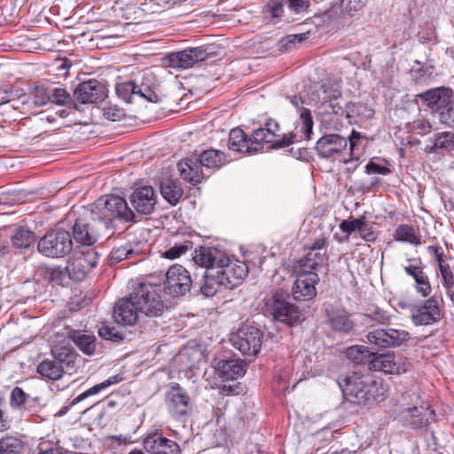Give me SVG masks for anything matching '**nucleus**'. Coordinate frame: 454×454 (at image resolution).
Returning <instances> with one entry per match:
<instances>
[{
  "label": "nucleus",
  "instance_id": "obj_1",
  "mask_svg": "<svg viewBox=\"0 0 454 454\" xmlns=\"http://www.w3.org/2000/svg\"><path fill=\"white\" fill-rule=\"evenodd\" d=\"M279 131V124L274 120H269L265 127L254 130L252 137H248L241 129L235 128L230 131L228 147L233 152L254 154L262 150L264 144H271L272 149H280L297 140V134L280 136Z\"/></svg>",
  "mask_w": 454,
  "mask_h": 454
},
{
  "label": "nucleus",
  "instance_id": "obj_2",
  "mask_svg": "<svg viewBox=\"0 0 454 454\" xmlns=\"http://www.w3.org/2000/svg\"><path fill=\"white\" fill-rule=\"evenodd\" d=\"M93 221L103 223L107 227L114 219L132 221L135 214L129 207L127 201L118 195H105L98 199L90 209Z\"/></svg>",
  "mask_w": 454,
  "mask_h": 454
},
{
  "label": "nucleus",
  "instance_id": "obj_3",
  "mask_svg": "<svg viewBox=\"0 0 454 454\" xmlns=\"http://www.w3.org/2000/svg\"><path fill=\"white\" fill-rule=\"evenodd\" d=\"M288 298L287 292L277 290L265 299V309L275 320L292 326L302 321V315L296 306L288 301Z\"/></svg>",
  "mask_w": 454,
  "mask_h": 454
},
{
  "label": "nucleus",
  "instance_id": "obj_4",
  "mask_svg": "<svg viewBox=\"0 0 454 454\" xmlns=\"http://www.w3.org/2000/svg\"><path fill=\"white\" fill-rule=\"evenodd\" d=\"M161 288L152 283H140L131 293L134 302L141 314L159 317L163 313L164 304L160 295Z\"/></svg>",
  "mask_w": 454,
  "mask_h": 454
},
{
  "label": "nucleus",
  "instance_id": "obj_5",
  "mask_svg": "<svg viewBox=\"0 0 454 454\" xmlns=\"http://www.w3.org/2000/svg\"><path fill=\"white\" fill-rule=\"evenodd\" d=\"M73 249V240L69 231L57 229L47 232L37 243V250L44 256L61 258Z\"/></svg>",
  "mask_w": 454,
  "mask_h": 454
},
{
  "label": "nucleus",
  "instance_id": "obj_6",
  "mask_svg": "<svg viewBox=\"0 0 454 454\" xmlns=\"http://www.w3.org/2000/svg\"><path fill=\"white\" fill-rule=\"evenodd\" d=\"M215 273L223 281L224 289H232L239 285L248 273L247 266L239 260H231L225 256H220L216 266L213 267Z\"/></svg>",
  "mask_w": 454,
  "mask_h": 454
},
{
  "label": "nucleus",
  "instance_id": "obj_7",
  "mask_svg": "<svg viewBox=\"0 0 454 454\" xmlns=\"http://www.w3.org/2000/svg\"><path fill=\"white\" fill-rule=\"evenodd\" d=\"M371 375H360L356 372L347 376L340 387L342 389L345 399L354 404L366 405L368 404V396L371 394L368 390Z\"/></svg>",
  "mask_w": 454,
  "mask_h": 454
},
{
  "label": "nucleus",
  "instance_id": "obj_8",
  "mask_svg": "<svg viewBox=\"0 0 454 454\" xmlns=\"http://www.w3.org/2000/svg\"><path fill=\"white\" fill-rule=\"evenodd\" d=\"M263 334L254 326H243L230 336L231 345L243 355L256 356L262 348Z\"/></svg>",
  "mask_w": 454,
  "mask_h": 454
},
{
  "label": "nucleus",
  "instance_id": "obj_9",
  "mask_svg": "<svg viewBox=\"0 0 454 454\" xmlns=\"http://www.w3.org/2000/svg\"><path fill=\"white\" fill-rule=\"evenodd\" d=\"M145 80H149V75L146 74L143 75L141 81L119 83L116 86V94L127 103H133L137 98L152 103L158 102V95L153 90L152 86L145 82Z\"/></svg>",
  "mask_w": 454,
  "mask_h": 454
},
{
  "label": "nucleus",
  "instance_id": "obj_10",
  "mask_svg": "<svg viewBox=\"0 0 454 454\" xmlns=\"http://www.w3.org/2000/svg\"><path fill=\"white\" fill-rule=\"evenodd\" d=\"M98 254L93 247H82L68 260L67 270L70 278L75 281L84 278L97 265Z\"/></svg>",
  "mask_w": 454,
  "mask_h": 454
},
{
  "label": "nucleus",
  "instance_id": "obj_11",
  "mask_svg": "<svg viewBox=\"0 0 454 454\" xmlns=\"http://www.w3.org/2000/svg\"><path fill=\"white\" fill-rule=\"evenodd\" d=\"M166 405L173 419L180 422H185L192 411V403L190 395L175 383L166 395Z\"/></svg>",
  "mask_w": 454,
  "mask_h": 454
},
{
  "label": "nucleus",
  "instance_id": "obj_12",
  "mask_svg": "<svg viewBox=\"0 0 454 454\" xmlns=\"http://www.w3.org/2000/svg\"><path fill=\"white\" fill-rule=\"evenodd\" d=\"M410 333L403 329L379 328L370 331L366 340L370 344L381 348H397L410 340Z\"/></svg>",
  "mask_w": 454,
  "mask_h": 454
},
{
  "label": "nucleus",
  "instance_id": "obj_13",
  "mask_svg": "<svg viewBox=\"0 0 454 454\" xmlns=\"http://www.w3.org/2000/svg\"><path fill=\"white\" fill-rule=\"evenodd\" d=\"M192 284L189 271L182 265L176 264L166 273L164 290L172 296H183L190 291Z\"/></svg>",
  "mask_w": 454,
  "mask_h": 454
},
{
  "label": "nucleus",
  "instance_id": "obj_14",
  "mask_svg": "<svg viewBox=\"0 0 454 454\" xmlns=\"http://www.w3.org/2000/svg\"><path fill=\"white\" fill-rule=\"evenodd\" d=\"M443 312L435 298H429L411 309V317L415 325H428L440 321Z\"/></svg>",
  "mask_w": 454,
  "mask_h": 454
},
{
  "label": "nucleus",
  "instance_id": "obj_15",
  "mask_svg": "<svg viewBox=\"0 0 454 454\" xmlns=\"http://www.w3.org/2000/svg\"><path fill=\"white\" fill-rule=\"evenodd\" d=\"M319 281L318 275L313 270H302L296 275L292 294L297 301H310L317 295L316 285Z\"/></svg>",
  "mask_w": 454,
  "mask_h": 454
},
{
  "label": "nucleus",
  "instance_id": "obj_16",
  "mask_svg": "<svg viewBox=\"0 0 454 454\" xmlns=\"http://www.w3.org/2000/svg\"><path fill=\"white\" fill-rule=\"evenodd\" d=\"M209 54L204 47H195L171 52L168 55L167 59L170 67L186 69L206 60Z\"/></svg>",
  "mask_w": 454,
  "mask_h": 454
},
{
  "label": "nucleus",
  "instance_id": "obj_17",
  "mask_svg": "<svg viewBox=\"0 0 454 454\" xmlns=\"http://www.w3.org/2000/svg\"><path fill=\"white\" fill-rule=\"evenodd\" d=\"M134 209L143 215H150L154 211L157 196L152 186L145 185L136 188L129 197Z\"/></svg>",
  "mask_w": 454,
  "mask_h": 454
},
{
  "label": "nucleus",
  "instance_id": "obj_18",
  "mask_svg": "<svg viewBox=\"0 0 454 454\" xmlns=\"http://www.w3.org/2000/svg\"><path fill=\"white\" fill-rule=\"evenodd\" d=\"M139 314L141 313L136 306L131 294L129 297L119 300L113 311L114 321L122 325H135L138 320Z\"/></svg>",
  "mask_w": 454,
  "mask_h": 454
},
{
  "label": "nucleus",
  "instance_id": "obj_19",
  "mask_svg": "<svg viewBox=\"0 0 454 454\" xmlns=\"http://www.w3.org/2000/svg\"><path fill=\"white\" fill-rule=\"evenodd\" d=\"M74 96L81 104H94L106 98V88L98 81L90 80L80 83Z\"/></svg>",
  "mask_w": 454,
  "mask_h": 454
},
{
  "label": "nucleus",
  "instance_id": "obj_20",
  "mask_svg": "<svg viewBox=\"0 0 454 454\" xmlns=\"http://www.w3.org/2000/svg\"><path fill=\"white\" fill-rule=\"evenodd\" d=\"M291 104L299 114V122L297 123L296 129L300 127V132H294V134H297V140L294 143L302 139H310L314 124L310 110L303 106L304 102L302 98L297 96H294L291 98ZM290 133H294V131Z\"/></svg>",
  "mask_w": 454,
  "mask_h": 454
},
{
  "label": "nucleus",
  "instance_id": "obj_21",
  "mask_svg": "<svg viewBox=\"0 0 454 454\" xmlns=\"http://www.w3.org/2000/svg\"><path fill=\"white\" fill-rule=\"evenodd\" d=\"M411 407L403 410L402 415L412 427L422 428L434 420V411L424 402H419Z\"/></svg>",
  "mask_w": 454,
  "mask_h": 454
},
{
  "label": "nucleus",
  "instance_id": "obj_22",
  "mask_svg": "<svg viewBox=\"0 0 454 454\" xmlns=\"http://www.w3.org/2000/svg\"><path fill=\"white\" fill-rule=\"evenodd\" d=\"M54 356L56 355L54 354ZM70 363H73V355L71 353L66 355L65 360H60L57 356L53 360L45 359L38 365L37 372L45 379L58 380L63 376L65 366H68Z\"/></svg>",
  "mask_w": 454,
  "mask_h": 454
},
{
  "label": "nucleus",
  "instance_id": "obj_23",
  "mask_svg": "<svg viewBox=\"0 0 454 454\" xmlns=\"http://www.w3.org/2000/svg\"><path fill=\"white\" fill-rule=\"evenodd\" d=\"M348 145V140L337 134L323 136L316 145V150L322 158H329L341 153Z\"/></svg>",
  "mask_w": 454,
  "mask_h": 454
},
{
  "label": "nucleus",
  "instance_id": "obj_24",
  "mask_svg": "<svg viewBox=\"0 0 454 454\" xmlns=\"http://www.w3.org/2000/svg\"><path fill=\"white\" fill-rule=\"evenodd\" d=\"M341 94L340 84L336 82L327 80L324 82L319 88L311 91L309 99L318 107L327 101L330 102L333 99H340Z\"/></svg>",
  "mask_w": 454,
  "mask_h": 454
},
{
  "label": "nucleus",
  "instance_id": "obj_25",
  "mask_svg": "<svg viewBox=\"0 0 454 454\" xmlns=\"http://www.w3.org/2000/svg\"><path fill=\"white\" fill-rule=\"evenodd\" d=\"M419 97L432 109H443L452 97V90L447 87H438L423 93Z\"/></svg>",
  "mask_w": 454,
  "mask_h": 454
},
{
  "label": "nucleus",
  "instance_id": "obj_26",
  "mask_svg": "<svg viewBox=\"0 0 454 454\" xmlns=\"http://www.w3.org/2000/svg\"><path fill=\"white\" fill-rule=\"evenodd\" d=\"M202 168L197 158L184 159L178 163L181 177L192 184L200 183L205 177Z\"/></svg>",
  "mask_w": 454,
  "mask_h": 454
},
{
  "label": "nucleus",
  "instance_id": "obj_27",
  "mask_svg": "<svg viewBox=\"0 0 454 454\" xmlns=\"http://www.w3.org/2000/svg\"><path fill=\"white\" fill-rule=\"evenodd\" d=\"M427 145L426 152L432 153H444L454 151V132L442 131L435 133Z\"/></svg>",
  "mask_w": 454,
  "mask_h": 454
},
{
  "label": "nucleus",
  "instance_id": "obj_28",
  "mask_svg": "<svg viewBox=\"0 0 454 454\" xmlns=\"http://www.w3.org/2000/svg\"><path fill=\"white\" fill-rule=\"evenodd\" d=\"M327 321L333 330L348 333L355 326L348 313L342 309H332L326 310Z\"/></svg>",
  "mask_w": 454,
  "mask_h": 454
},
{
  "label": "nucleus",
  "instance_id": "obj_29",
  "mask_svg": "<svg viewBox=\"0 0 454 454\" xmlns=\"http://www.w3.org/2000/svg\"><path fill=\"white\" fill-rule=\"evenodd\" d=\"M73 237L82 247H91L98 239L97 233L82 219H76L73 226Z\"/></svg>",
  "mask_w": 454,
  "mask_h": 454
},
{
  "label": "nucleus",
  "instance_id": "obj_30",
  "mask_svg": "<svg viewBox=\"0 0 454 454\" xmlns=\"http://www.w3.org/2000/svg\"><path fill=\"white\" fill-rule=\"evenodd\" d=\"M365 2L366 0H334L329 10L330 16L335 18L353 16L364 6Z\"/></svg>",
  "mask_w": 454,
  "mask_h": 454
},
{
  "label": "nucleus",
  "instance_id": "obj_31",
  "mask_svg": "<svg viewBox=\"0 0 454 454\" xmlns=\"http://www.w3.org/2000/svg\"><path fill=\"white\" fill-rule=\"evenodd\" d=\"M404 271L407 275L413 278L418 294L423 297H427L431 294L432 287L428 277L423 271L422 268L415 265H408L404 267Z\"/></svg>",
  "mask_w": 454,
  "mask_h": 454
},
{
  "label": "nucleus",
  "instance_id": "obj_32",
  "mask_svg": "<svg viewBox=\"0 0 454 454\" xmlns=\"http://www.w3.org/2000/svg\"><path fill=\"white\" fill-rule=\"evenodd\" d=\"M217 369L223 378L231 380L242 377L246 372L243 361L239 359L222 360Z\"/></svg>",
  "mask_w": 454,
  "mask_h": 454
},
{
  "label": "nucleus",
  "instance_id": "obj_33",
  "mask_svg": "<svg viewBox=\"0 0 454 454\" xmlns=\"http://www.w3.org/2000/svg\"><path fill=\"white\" fill-rule=\"evenodd\" d=\"M370 364L375 371H382L389 374H399L405 371L401 370V367L395 363L394 355L390 353L374 356Z\"/></svg>",
  "mask_w": 454,
  "mask_h": 454
},
{
  "label": "nucleus",
  "instance_id": "obj_34",
  "mask_svg": "<svg viewBox=\"0 0 454 454\" xmlns=\"http://www.w3.org/2000/svg\"><path fill=\"white\" fill-rule=\"evenodd\" d=\"M68 337L86 355H92L96 349V337L82 331L70 330Z\"/></svg>",
  "mask_w": 454,
  "mask_h": 454
},
{
  "label": "nucleus",
  "instance_id": "obj_35",
  "mask_svg": "<svg viewBox=\"0 0 454 454\" xmlns=\"http://www.w3.org/2000/svg\"><path fill=\"white\" fill-rule=\"evenodd\" d=\"M122 380H123V377L121 374L113 375V376L109 377L107 380L102 381L99 384H97V385L91 387L90 388L87 389L86 391H84L82 394H80L79 395H77L75 398L73 399V401L71 402L70 404L74 405V404L82 402V400L86 399L87 397L94 395H98L102 390L107 388L110 386L118 384Z\"/></svg>",
  "mask_w": 454,
  "mask_h": 454
},
{
  "label": "nucleus",
  "instance_id": "obj_36",
  "mask_svg": "<svg viewBox=\"0 0 454 454\" xmlns=\"http://www.w3.org/2000/svg\"><path fill=\"white\" fill-rule=\"evenodd\" d=\"M205 281L200 287L203 295L207 297L214 296L216 293L223 288V284L219 276L215 273V270L209 268L208 271H205Z\"/></svg>",
  "mask_w": 454,
  "mask_h": 454
},
{
  "label": "nucleus",
  "instance_id": "obj_37",
  "mask_svg": "<svg viewBox=\"0 0 454 454\" xmlns=\"http://www.w3.org/2000/svg\"><path fill=\"white\" fill-rule=\"evenodd\" d=\"M200 165L206 168H220L226 162L224 153L219 150H206L198 158Z\"/></svg>",
  "mask_w": 454,
  "mask_h": 454
},
{
  "label": "nucleus",
  "instance_id": "obj_38",
  "mask_svg": "<svg viewBox=\"0 0 454 454\" xmlns=\"http://www.w3.org/2000/svg\"><path fill=\"white\" fill-rule=\"evenodd\" d=\"M394 238L396 241L409 243L413 246L421 244V236L419 233L412 226L408 224L399 225L395 231Z\"/></svg>",
  "mask_w": 454,
  "mask_h": 454
},
{
  "label": "nucleus",
  "instance_id": "obj_39",
  "mask_svg": "<svg viewBox=\"0 0 454 454\" xmlns=\"http://www.w3.org/2000/svg\"><path fill=\"white\" fill-rule=\"evenodd\" d=\"M160 193L168 202L176 205L183 195V190L175 181L168 179L161 182Z\"/></svg>",
  "mask_w": 454,
  "mask_h": 454
},
{
  "label": "nucleus",
  "instance_id": "obj_40",
  "mask_svg": "<svg viewBox=\"0 0 454 454\" xmlns=\"http://www.w3.org/2000/svg\"><path fill=\"white\" fill-rule=\"evenodd\" d=\"M215 251L209 247H200L196 249L193 255V260L196 264L206 268L208 271L209 268L216 266L218 258L215 255Z\"/></svg>",
  "mask_w": 454,
  "mask_h": 454
},
{
  "label": "nucleus",
  "instance_id": "obj_41",
  "mask_svg": "<svg viewBox=\"0 0 454 454\" xmlns=\"http://www.w3.org/2000/svg\"><path fill=\"white\" fill-rule=\"evenodd\" d=\"M35 240V234L29 229L23 226L17 227L12 237L13 246L18 248L29 247Z\"/></svg>",
  "mask_w": 454,
  "mask_h": 454
},
{
  "label": "nucleus",
  "instance_id": "obj_42",
  "mask_svg": "<svg viewBox=\"0 0 454 454\" xmlns=\"http://www.w3.org/2000/svg\"><path fill=\"white\" fill-rule=\"evenodd\" d=\"M368 390H370L368 396V404L372 402H381L387 391V386L381 379H373L371 375L370 384H368Z\"/></svg>",
  "mask_w": 454,
  "mask_h": 454
},
{
  "label": "nucleus",
  "instance_id": "obj_43",
  "mask_svg": "<svg viewBox=\"0 0 454 454\" xmlns=\"http://www.w3.org/2000/svg\"><path fill=\"white\" fill-rule=\"evenodd\" d=\"M325 260L326 257L325 254L313 249H308L307 254L299 261V263L301 267L308 268L309 270L314 271V270L320 264H323Z\"/></svg>",
  "mask_w": 454,
  "mask_h": 454
},
{
  "label": "nucleus",
  "instance_id": "obj_44",
  "mask_svg": "<svg viewBox=\"0 0 454 454\" xmlns=\"http://www.w3.org/2000/svg\"><path fill=\"white\" fill-rule=\"evenodd\" d=\"M165 437L162 434L155 432L148 434L143 442L144 449L149 454H158L159 450L161 447V443L164 442Z\"/></svg>",
  "mask_w": 454,
  "mask_h": 454
},
{
  "label": "nucleus",
  "instance_id": "obj_45",
  "mask_svg": "<svg viewBox=\"0 0 454 454\" xmlns=\"http://www.w3.org/2000/svg\"><path fill=\"white\" fill-rule=\"evenodd\" d=\"M439 270L442 279V285L446 289V294L454 305V273L450 265L442 266Z\"/></svg>",
  "mask_w": 454,
  "mask_h": 454
},
{
  "label": "nucleus",
  "instance_id": "obj_46",
  "mask_svg": "<svg viewBox=\"0 0 454 454\" xmlns=\"http://www.w3.org/2000/svg\"><path fill=\"white\" fill-rule=\"evenodd\" d=\"M374 111L363 103H348L347 105V117L350 114L360 117L361 119L372 118Z\"/></svg>",
  "mask_w": 454,
  "mask_h": 454
},
{
  "label": "nucleus",
  "instance_id": "obj_47",
  "mask_svg": "<svg viewBox=\"0 0 454 454\" xmlns=\"http://www.w3.org/2000/svg\"><path fill=\"white\" fill-rule=\"evenodd\" d=\"M390 320V316L381 309H375L372 312L365 314L364 323L371 326L385 325Z\"/></svg>",
  "mask_w": 454,
  "mask_h": 454
},
{
  "label": "nucleus",
  "instance_id": "obj_48",
  "mask_svg": "<svg viewBox=\"0 0 454 454\" xmlns=\"http://www.w3.org/2000/svg\"><path fill=\"white\" fill-rule=\"evenodd\" d=\"M319 113L322 114H335L339 116H342L345 114H347V109L345 110L339 101V99H333L330 102H326L320 106L317 107Z\"/></svg>",
  "mask_w": 454,
  "mask_h": 454
},
{
  "label": "nucleus",
  "instance_id": "obj_49",
  "mask_svg": "<svg viewBox=\"0 0 454 454\" xmlns=\"http://www.w3.org/2000/svg\"><path fill=\"white\" fill-rule=\"evenodd\" d=\"M32 103L35 106H45L51 100V95L43 86H36L31 92Z\"/></svg>",
  "mask_w": 454,
  "mask_h": 454
},
{
  "label": "nucleus",
  "instance_id": "obj_50",
  "mask_svg": "<svg viewBox=\"0 0 454 454\" xmlns=\"http://www.w3.org/2000/svg\"><path fill=\"white\" fill-rule=\"evenodd\" d=\"M439 119L442 124L454 129V99L450 100L446 107L440 111Z\"/></svg>",
  "mask_w": 454,
  "mask_h": 454
},
{
  "label": "nucleus",
  "instance_id": "obj_51",
  "mask_svg": "<svg viewBox=\"0 0 454 454\" xmlns=\"http://www.w3.org/2000/svg\"><path fill=\"white\" fill-rule=\"evenodd\" d=\"M20 442L17 439L6 437L0 440V454H19Z\"/></svg>",
  "mask_w": 454,
  "mask_h": 454
},
{
  "label": "nucleus",
  "instance_id": "obj_52",
  "mask_svg": "<svg viewBox=\"0 0 454 454\" xmlns=\"http://www.w3.org/2000/svg\"><path fill=\"white\" fill-rule=\"evenodd\" d=\"M368 352L367 348L364 346L356 345L348 348L346 352L348 359L355 364H361Z\"/></svg>",
  "mask_w": 454,
  "mask_h": 454
},
{
  "label": "nucleus",
  "instance_id": "obj_53",
  "mask_svg": "<svg viewBox=\"0 0 454 454\" xmlns=\"http://www.w3.org/2000/svg\"><path fill=\"white\" fill-rule=\"evenodd\" d=\"M135 254V251L129 245H124L114 249L110 254V260L114 262H118L127 258H130Z\"/></svg>",
  "mask_w": 454,
  "mask_h": 454
},
{
  "label": "nucleus",
  "instance_id": "obj_54",
  "mask_svg": "<svg viewBox=\"0 0 454 454\" xmlns=\"http://www.w3.org/2000/svg\"><path fill=\"white\" fill-rule=\"evenodd\" d=\"M308 38L307 34L288 35L279 41L280 50L287 51Z\"/></svg>",
  "mask_w": 454,
  "mask_h": 454
},
{
  "label": "nucleus",
  "instance_id": "obj_55",
  "mask_svg": "<svg viewBox=\"0 0 454 454\" xmlns=\"http://www.w3.org/2000/svg\"><path fill=\"white\" fill-rule=\"evenodd\" d=\"M359 232L360 237L365 241H374L377 236L372 229V226L365 221V217H360Z\"/></svg>",
  "mask_w": 454,
  "mask_h": 454
},
{
  "label": "nucleus",
  "instance_id": "obj_56",
  "mask_svg": "<svg viewBox=\"0 0 454 454\" xmlns=\"http://www.w3.org/2000/svg\"><path fill=\"white\" fill-rule=\"evenodd\" d=\"M98 335L106 340L119 342L122 340V336L114 327L109 325H102L98 329Z\"/></svg>",
  "mask_w": 454,
  "mask_h": 454
},
{
  "label": "nucleus",
  "instance_id": "obj_57",
  "mask_svg": "<svg viewBox=\"0 0 454 454\" xmlns=\"http://www.w3.org/2000/svg\"><path fill=\"white\" fill-rule=\"evenodd\" d=\"M50 95L52 102L59 106H67L72 101L70 94L64 88H55Z\"/></svg>",
  "mask_w": 454,
  "mask_h": 454
},
{
  "label": "nucleus",
  "instance_id": "obj_58",
  "mask_svg": "<svg viewBox=\"0 0 454 454\" xmlns=\"http://www.w3.org/2000/svg\"><path fill=\"white\" fill-rule=\"evenodd\" d=\"M27 401V395L20 387H14L11 393L10 403L13 408H20Z\"/></svg>",
  "mask_w": 454,
  "mask_h": 454
},
{
  "label": "nucleus",
  "instance_id": "obj_59",
  "mask_svg": "<svg viewBox=\"0 0 454 454\" xmlns=\"http://www.w3.org/2000/svg\"><path fill=\"white\" fill-rule=\"evenodd\" d=\"M427 250L429 254L434 256L439 270H441L442 266L449 265V263L446 262V255L444 254L443 249L441 246H429Z\"/></svg>",
  "mask_w": 454,
  "mask_h": 454
},
{
  "label": "nucleus",
  "instance_id": "obj_60",
  "mask_svg": "<svg viewBox=\"0 0 454 454\" xmlns=\"http://www.w3.org/2000/svg\"><path fill=\"white\" fill-rule=\"evenodd\" d=\"M103 111L106 119L112 121H119L122 118V116H124L122 109L119 108L116 106H106L104 107Z\"/></svg>",
  "mask_w": 454,
  "mask_h": 454
},
{
  "label": "nucleus",
  "instance_id": "obj_61",
  "mask_svg": "<svg viewBox=\"0 0 454 454\" xmlns=\"http://www.w3.org/2000/svg\"><path fill=\"white\" fill-rule=\"evenodd\" d=\"M189 249L188 245L184 244H178L171 247L169 249L165 251L164 257L168 259H176L178 258L180 255L185 254L187 250Z\"/></svg>",
  "mask_w": 454,
  "mask_h": 454
},
{
  "label": "nucleus",
  "instance_id": "obj_62",
  "mask_svg": "<svg viewBox=\"0 0 454 454\" xmlns=\"http://www.w3.org/2000/svg\"><path fill=\"white\" fill-rule=\"evenodd\" d=\"M165 442L161 443V447L158 454H179L180 449L176 442L165 437Z\"/></svg>",
  "mask_w": 454,
  "mask_h": 454
},
{
  "label": "nucleus",
  "instance_id": "obj_63",
  "mask_svg": "<svg viewBox=\"0 0 454 454\" xmlns=\"http://www.w3.org/2000/svg\"><path fill=\"white\" fill-rule=\"evenodd\" d=\"M359 224L360 223V217L359 218H356V219H352V220H343L340 223V229L347 233V234H351L352 232L354 231H357V230L359 229Z\"/></svg>",
  "mask_w": 454,
  "mask_h": 454
},
{
  "label": "nucleus",
  "instance_id": "obj_64",
  "mask_svg": "<svg viewBox=\"0 0 454 454\" xmlns=\"http://www.w3.org/2000/svg\"><path fill=\"white\" fill-rule=\"evenodd\" d=\"M287 4L289 9L296 13L305 12L309 5V0H287Z\"/></svg>",
  "mask_w": 454,
  "mask_h": 454
}]
</instances>
